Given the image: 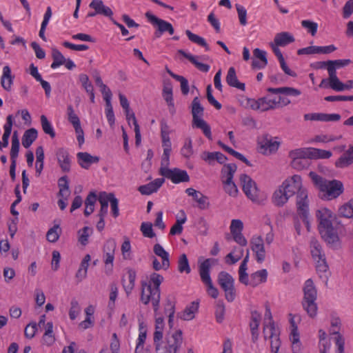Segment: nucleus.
<instances>
[{
	"mask_svg": "<svg viewBox=\"0 0 353 353\" xmlns=\"http://www.w3.org/2000/svg\"><path fill=\"white\" fill-rule=\"evenodd\" d=\"M211 259H207L199 266V272L202 282L208 287V292L212 298L216 299L219 295V291L212 282L210 272L211 268Z\"/></svg>",
	"mask_w": 353,
	"mask_h": 353,
	"instance_id": "6e6552de",
	"label": "nucleus"
},
{
	"mask_svg": "<svg viewBox=\"0 0 353 353\" xmlns=\"http://www.w3.org/2000/svg\"><path fill=\"white\" fill-rule=\"evenodd\" d=\"M162 339L163 330H155L154 332V344L156 352L176 353L182 344V331L177 330L172 333H167L165 343L161 341Z\"/></svg>",
	"mask_w": 353,
	"mask_h": 353,
	"instance_id": "f03ea898",
	"label": "nucleus"
},
{
	"mask_svg": "<svg viewBox=\"0 0 353 353\" xmlns=\"http://www.w3.org/2000/svg\"><path fill=\"white\" fill-rule=\"evenodd\" d=\"M290 196L281 186L274 192L272 200L273 203L278 207L283 206L286 203Z\"/></svg>",
	"mask_w": 353,
	"mask_h": 353,
	"instance_id": "c85d7f7f",
	"label": "nucleus"
},
{
	"mask_svg": "<svg viewBox=\"0 0 353 353\" xmlns=\"http://www.w3.org/2000/svg\"><path fill=\"white\" fill-rule=\"evenodd\" d=\"M177 52L181 54L183 57L187 59L191 63H192L199 70L203 72H208L210 70V65L199 61L197 57L190 53H187L183 50H179Z\"/></svg>",
	"mask_w": 353,
	"mask_h": 353,
	"instance_id": "aec40b11",
	"label": "nucleus"
},
{
	"mask_svg": "<svg viewBox=\"0 0 353 353\" xmlns=\"http://www.w3.org/2000/svg\"><path fill=\"white\" fill-rule=\"evenodd\" d=\"M108 201L110 203L112 213L114 217H117L119 214V201L117 198H115L114 194L113 193H108Z\"/></svg>",
	"mask_w": 353,
	"mask_h": 353,
	"instance_id": "5fc2aeb1",
	"label": "nucleus"
},
{
	"mask_svg": "<svg viewBox=\"0 0 353 353\" xmlns=\"http://www.w3.org/2000/svg\"><path fill=\"white\" fill-rule=\"evenodd\" d=\"M279 334L280 332L279 329L275 327L274 323H271L270 325L269 338L272 339L270 344L272 353H278L279 349L281 345V341L279 337Z\"/></svg>",
	"mask_w": 353,
	"mask_h": 353,
	"instance_id": "6ab92c4d",
	"label": "nucleus"
},
{
	"mask_svg": "<svg viewBox=\"0 0 353 353\" xmlns=\"http://www.w3.org/2000/svg\"><path fill=\"white\" fill-rule=\"evenodd\" d=\"M37 130L35 128H30L25 131L22 137V145L25 148H28L37 138Z\"/></svg>",
	"mask_w": 353,
	"mask_h": 353,
	"instance_id": "473e14b6",
	"label": "nucleus"
},
{
	"mask_svg": "<svg viewBox=\"0 0 353 353\" xmlns=\"http://www.w3.org/2000/svg\"><path fill=\"white\" fill-rule=\"evenodd\" d=\"M68 120L72 124L74 130L81 128L80 120L71 105L68 107Z\"/></svg>",
	"mask_w": 353,
	"mask_h": 353,
	"instance_id": "864d4df0",
	"label": "nucleus"
},
{
	"mask_svg": "<svg viewBox=\"0 0 353 353\" xmlns=\"http://www.w3.org/2000/svg\"><path fill=\"white\" fill-rule=\"evenodd\" d=\"M268 272L263 269L261 270L256 271V272L251 274V284L253 286H256L261 283H264L267 280Z\"/></svg>",
	"mask_w": 353,
	"mask_h": 353,
	"instance_id": "79ce46f5",
	"label": "nucleus"
},
{
	"mask_svg": "<svg viewBox=\"0 0 353 353\" xmlns=\"http://www.w3.org/2000/svg\"><path fill=\"white\" fill-rule=\"evenodd\" d=\"M219 145L221 147L222 149H223L225 152H228L233 157H236L239 160L241 161L242 162L245 163L248 166H252L250 161H249L242 154L235 151L232 148H230L229 146L226 145L223 143H222L221 141H218Z\"/></svg>",
	"mask_w": 353,
	"mask_h": 353,
	"instance_id": "ea45409f",
	"label": "nucleus"
},
{
	"mask_svg": "<svg viewBox=\"0 0 353 353\" xmlns=\"http://www.w3.org/2000/svg\"><path fill=\"white\" fill-rule=\"evenodd\" d=\"M128 281L125 279H122L123 286L125 292L128 294L131 292L134 287V281L136 279V272L132 269H130L128 271Z\"/></svg>",
	"mask_w": 353,
	"mask_h": 353,
	"instance_id": "c9c22d12",
	"label": "nucleus"
},
{
	"mask_svg": "<svg viewBox=\"0 0 353 353\" xmlns=\"http://www.w3.org/2000/svg\"><path fill=\"white\" fill-rule=\"evenodd\" d=\"M336 50L334 45L327 46H309L299 49L297 51L299 55L301 54H330Z\"/></svg>",
	"mask_w": 353,
	"mask_h": 353,
	"instance_id": "ddd939ff",
	"label": "nucleus"
},
{
	"mask_svg": "<svg viewBox=\"0 0 353 353\" xmlns=\"http://www.w3.org/2000/svg\"><path fill=\"white\" fill-rule=\"evenodd\" d=\"M145 17L153 26L157 27L154 32L156 37H160L165 32H168L170 35L174 34V29L170 23L158 18L150 12L145 13Z\"/></svg>",
	"mask_w": 353,
	"mask_h": 353,
	"instance_id": "9d476101",
	"label": "nucleus"
},
{
	"mask_svg": "<svg viewBox=\"0 0 353 353\" xmlns=\"http://www.w3.org/2000/svg\"><path fill=\"white\" fill-rule=\"evenodd\" d=\"M80 310L81 308L78 301L76 299H72L70 303V308L69 311V316L70 319H75L80 312Z\"/></svg>",
	"mask_w": 353,
	"mask_h": 353,
	"instance_id": "69168bd1",
	"label": "nucleus"
},
{
	"mask_svg": "<svg viewBox=\"0 0 353 353\" xmlns=\"http://www.w3.org/2000/svg\"><path fill=\"white\" fill-rule=\"evenodd\" d=\"M58 229H59V225H54L48 231L46 234V239L48 241L51 243H55L58 241L59 238V234L57 232Z\"/></svg>",
	"mask_w": 353,
	"mask_h": 353,
	"instance_id": "680f3d73",
	"label": "nucleus"
},
{
	"mask_svg": "<svg viewBox=\"0 0 353 353\" xmlns=\"http://www.w3.org/2000/svg\"><path fill=\"white\" fill-rule=\"evenodd\" d=\"M106 192L101 193L99 201L101 203V209L98 214L99 216L105 217L108 214V196Z\"/></svg>",
	"mask_w": 353,
	"mask_h": 353,
	"instance_id": "09e8293b",
	"label": "nucleus"
},
{
	"mask_svg": "<svg viewBox=\"0 0 353 353\" xmlns=\"http://www.w3.org/2000/svg\"><path fill=\"white\" fill-rule=\"evenodd\" d=\"M163 276L153 272L150 276V283L147 285L148 295L145 301H143V303L147 305L150 301H151L155 312L157 311L159 307L161 299L160 285L163 281Z\"/></svg>",
	"mask_w": 353,
	"mask_h": 353,
	"instance_id": "423d86ee",
	"label": "nucleus"
},
{
	"mask_svg": "<svg viewBox=\"0 0 353 353\" xmlns=\"http://www.w3.org/2000/svg\"><path fill=\"white\" fill-rule=\"evenodd\" d=\"M164 181L165 179L163 178L156 179L146 185L139 186L138 190L143 195H150L153 192H156Z\"/></svg>",
	"mask_w": 353,
	"mask_h": 353,
	"instance_id": "2eb2a0df",
	"label": "nucleus"
},
{
	"mask_svg": "<svg viewBox=\"0 0 353 353\" xmlns=\"http://www.w3.org/2000/svg\"><path fill=\"white\" fill-rule=\"evenodd\" d=\"M281 187L283 188L290 197L297 194V208L301 206L305 207L304 205L307 204V192L305 189L303 188L300 176L294 175L285 179Z\"/></svg>",
	"mask_w": 353,
	"mask_h": 353,
	"instance_id": "20e7f679",
	"label": "nucleus"
},
{
	"mask_svg": "<svg viewBox=\"0 0 353 353\" xmlns=\"http://www.w3.org/2000/svg\"><path fill=\"white\" fill-rule=\"evenodd\" d=\"M14 76L11 74V69L8 65H6L3 68V74L1 78V84L6 91L11 90V86L13 83Z\"/></svg>",
	"mask_w": 353,
	"mask_h": 353,
	"instance_id": "bb28decb",
	"label": "nucleus"
},
{
	"mask_svg": "<svg viewBox=\"0 0 353 353\" xmlns=\"http://www.w3.org/2000/svg\"><path fill=\"white\" fill-rule=\"evenodd\" d=\"M301 26L306 29L312 36H314L316 34L318 24L316 22L310 20H303L301 21Z\"/></svg>",
	"mask_w": 353,
	"mask_h": 353,
	"instance_id": "052dcab7",
	"label": "nucleus"
},
{
	"mask_svg": "<svg viewBox=\"0 0 353 353\" xmlns=\"http://www.w3.org/2000/svg\"><path fill=\"white\" fill-rule=\"evenodd\" d=\"M303 299L302 307L311 318H314L317 314V291L312 279H307L303 288Z\"/></svg>",
	"mask_w": 353,
	"mask_h": 353,
	"instance_id": "39448f33",
	"label": "nucleus"
},
{
	"mask_svg": "<svg viewBox=\"0 0 353 353\" xmlns=\"http://www.w3.org/2000/svg\"><path fill=\"white\" fill-rule=\"evenodd\" d=\"M218 283L225 292V299L231 302L235 298L234 279L228 272L222 271L218 275Z\"/></svg>",
	"mask_w": 353,
	"mask_h": 353,
	"instance_id": "1a4fd4ad",
	"label": "nucleus"
},
{
	"mask_svg": "<svg viewBox=\"0 0 353 353\" xmlns=\"http://www.w3.org/2000/svg\"><path fill=\"white\" fill-rule=\"evenodd\" d=\"M52 57L53 59V62L51 64V68L53 69L64 64L65 61V58L57 48H53L52 50Z\"/></svg>",
	"mask_w": 353,
	"mask_h": 353,
	"instance_id": "a18cd8bd",
	"label": "nucleus"
},
{
	"mask_svg": "<svg viewBox=\"0 0 353 353\" xmlns=\"http://www.w3.org/2000/svg\"><path fill=\"white\" fill-rule=\"evenodd\" d=\"M178 270L182 273L189 274L191 271L188 259L185 254H182L178 261Z\"/></svg>",
	"mask_w": 353,
	"mask_h": 353,
	"instance_id": "3c124183",
	"label": "nucleus"
},
{
	"mask_svg": "<svg viewBox=\"0 0 353 353\" xmlns=\"http://www.w3.org/2000/svg\"><path fill=\"white\" fill-rule=\"evenodd\" d=\"M251 248L256 254V259L257 262L261 263L265 258V251L263 239L260 236L253 238L251 241Z\"/></svg>",
	"mask_w": 353,
	"mask_h": 353,
	"instance_id": "4468645a",
	"label": "nucleus"
},
{
	"mask_svg": "<svg viewBox=\"0 0 353 353\" xmlns=\"http://www.w3.org/2000/svg\"><path fill=\"white\" fill-rule=\"evenodd\" d=\"M237 166L234 163L225 164L221 171V181H230L232 180L234 173L236 172Z\"/></svg>",
	"mask_w": 353,
	"mask_h": 353,
	"instance_id": "7c9ffc66",
	"label": "nucleus"
},
{
	"mask_svg": "<svg viewBox=\"0 0 353 353\" xmlns=\"http://www.w3.org/2000/svg\"><path fill=\"white\" fill-rule=\"evenodd\" d=\"M58 186L59 188L58 196L61 197L65 196V199L67 200V198L70 194L69 184L67 176L65 175L61 176L59 179Z\"/></svg>",
	"mask_w": 353,
	"mask_h": 353,
	"instance_id": "4c0bfd02",
	"label": "nucleus"
},
{
	"mask_svg": "<svg viewBox=\"0 0 353 353\" xmlns=\"http://www.w3.org/2000/svg\"><path fill=\"white\" fill-rule=\"evenodd\" d=\"M261 319V315L256 310L251 312V321L250 323V327L252 334V340L254 343L258 339L259 332L258 329Z\"/></svg>",
	"mask_w": 353,
	"mask_h": 353,
	"instance_id": "a211bd4d",
	"label": "nucleus"
},
{
	"mask_svg": "<svg viewBox=\"0 0 353 353\" xmlns=\"http://www.w3.org/2000/svg\"><path fill=\"white\" fill-rule=\"evenodd\" d=\"M194 200L197 202L198 206L200 209L204 210L209 207L208 199L206 196L203 194L201 192L198 191V194L194 196Z\"/></svg>",
	"mask_w": 353,
	"mask_h": 353,
	"instance_id": "13d9d810",
	"label": "nucleus"
},
{
	"mask_svg": "<svg viewBox=\"0 0 353 353\" xmlns=\"http://www.w3.org/2000/svg\"><path fill=\"white\" fill-rule=\"evenodd\" d=\"M310 248L312 256L314 260H316L317 258L323 257L325 256L322 246L316 239H311L310 243Z\"/></svg>",
	"mask_w": 353,
	"mask_h": 353,
	"instance_id": "72a5a7b5",
	"label": "nucleus"
},
{
	"mask_svg": "<svg viewBox=\"0 0 353 353\" xmlns=\"http://www.w3.org/2000/svg\"><path fill=\"white\" fill-rule=\"evenodd\" d=\"M153 251L157 256L161 258L163 269L168 270L170 265L168 252L159 243L154 245Z\"/></svg>",
	"mask_w": 353,
	"mask_h": 353,
	"instance_id": "c756f323",
	"label": "nucleus"
},
{
	"mask_svg": "<svg viewBox=\"0 0 353 353\" xmlns=\"http://www.w3.org/2000/svg\"><path fill=\"white\" fill-rule=\"evenodd\" d=\"M163 94L164 99L168 103V105H174L172 98V89L170 84L164 86L163 90Z\"/></svg>",
	"mask_w": 353,
	"mask_h": 353,
	"instance_id": "774afa93",
	"label": "nucleus"
},
{
	"mask_svg": "<svg viewBox=\"0 0 353 353\" xmlns=\"http://www.w3.org/2000/svg\"><path fill=\"white\" fill-rule=\"evenodd\" d=\"M339 214L345 218H353V199L339 208Z\"/></svg>",
	"mask_w": 353,
	"mask_h": 353,
	"instance_id": "49530a36",
	"label": "nucleus"
},
{
	"mask_svg": "<svg viewBox=\"0 0 353 353\" xmlns=\"http://www.w3.org/2000/svg\"><path fill=\"white\" fill-rule=\"evenodd\" d=\"M89 231H92V229L88 226H85L78 232L79 234V241L83 245H85L88 242V236L90 235Z\"/></svg>",
	"mask_w": 353,
	"mask_h": 353,
	"instance_id": "338daca9",
	"label": "nucleus"
},
{
	"mask_svg": "<svg viewBox=\"0 0 353 353\" xmlns=\"http://www.w3.org/2000/svg\"><path fill=\"white\" fill-rule=\"evenodd\" d=\"M181 154L186 159L190 158L193 154L192 143L190 138H187L181 150Z\"/></svg>",
	"mask_w": 353,
	"mask_h": 353,
	"instance_id": "6e6d98bb",
	"label": "nucleus"
},
{
	"mask_svg": "<svg viewBox=\"0 0 353 353\" xmlns=\"http://www.w3.org/2000/svg\"><path fill=\"white\" fill-rule=\"evenodd\" d=\"M19 151V140L17 131L13 132L12 137V147L10 150V159H17Z\"/></svg>",
	"mask_w": 353,
	"mask_h": 353,
	"instance_id": "8fccbe9b",
	"label": "nucleus"
},
{
	"mask_svg": "<svg viewBox=\"0 0 353 353\" xmlns=\"http://www.w3.org/2000/svg\"><path fill=\"white\" fill-rule=\"evenodd\" d=\"M58 163L64 172H68L70 170V160L68 152L63 148H59L56 152Z\"/></svg>",
	"mask_w": 353,
	"mask_h": 353,
	"instance_id": "f3484780",
	"label": "nucleus"
},
{
	"mask_svg": "<svg viewBox=\"0 0 353 353\" xmlns=\"http://www.w3.org/2000/svg\"><path fill=\"white\" fill-rule=\"evenodd\" d=\"M165 173H163L162 176L170 179L174 183L188 182L190 181V177L185 170L174 168L172 170H165Z\"/></svg>",
	"mask_w": 353,
	"mask_h": 353,
	"instance_id": "f8f14e48",
	"label": "nucleus"
},
{
	"mask_svg": "<svg viewBox=\"0 0 353 353\" xmlns=\"http://www.w3.org/2000/svg\"><path fill=\"white\" fill-rule=\"evenodd\" d=\"M350 63V59L329 60L328 73L336 74V69L345 67Z\"/></svg>",
	"mask_w": 353,
	"mask_h": 353,
	"instance_id": "a19ab883",
	"label": "nucleus"
},
{
	"mask_svg": "<svg viewBox=\"0 0 353 353\" xmlns=\"http://www.w3.org/2000/svg\"><path fill=\"white\" fill-rule=\"evenodd\" d=\"M309 176L314 185L321 192H325L329 199H335L343 192V185L340 181H328L314 172H310Z\"/></svg>",
	"mask_w": 353,
	"mask_h": 353,
	"instance_id": "7ed1b4c3",
	"label": "nucleus"
},
{
	"mask_svg": "<svg viewBox=\"0 0 353 353\" xmlns=\"http://www.w3.org/2000/svg\"><path fill=\"white\" fill-rule=\"evenodd\" d=\"M223 189L226 193H228L230 196H236L238 193V189L235 183L232 180L230 181H223Z\"/></svg>",
	"mask_w": 353,
	"mask_h": 353,
	"instance_id": "4d7b16f0",
	"label": "nucleus"
},
{
	"mask_svg": "<svg viewBox=\"0 0 353 353\" xmlns=\"http://www.w3.org/2000/svg\"><path fill=\"white\" fill-rule=\"evenodd\" d=\"M170 128L165 120L161 121V137L162 139V146H171V141L169 137Z\"/></svg>",
	"mask_w": 353,
	"mask_h": 353,
	"instance_id": "58836bf2",
	"label": "nucleus"
},
{
	"mask_svg": "<svg viewBox=\"0 0 353 353\" xmlns=\"http://www.w3.org/2000/svg\"><path fill=\"white\" fill-rule=\"evenodd\" d=\"M185 221H186L185 216L181 219H177L175 224L171 228L170 234H171V235L181 234L183 231L182 225Z\"/></svg>",
	"mask_w": 353,
	"mask_h": 353,
	"instance_id": "e2e57ef3",
	"label": "nucleus"
},
{
	"mask_svg": "<svg viewBox=\"0 0 353 353\" xmlns=\"http://www.w3.org/2000/svg\"><path fill=\"white\" fill-rule=\"evenodd\" d=\"M240 181L244 193L252 202L260 204L264 201L255 181L250 176L245 174H241Z\"/></svg>",
	"mask_w": 353,
	"mask_h": 353,
	"instance_id": "0eeeda50",
	"label": "nucleus"
},
{
	"mask_svg": "<svg viewBox=\"0 0 353 353\" xmlns=\"http://www.w3.org/2000/svg\"><path fill=\"white\" fill-rule=\"evenodd\" d=\"M191 113L192 121H194L202 119L204 114V108L201 105L200 99L198 97L193 99L191 103Z\"/></svg>",
	"mask_w": 353,
	"mask_h": 353,
	"instance_id": "cd10ccee",
	"label": "nucleus"
},
{
	"mask_svg": "<svg viewBox=\"0 0 353 353\" xmlns=\"http://www.w3.org/2000/svg\"><path fill=\"white\" fill-rule=\"evenodd\" d=\"M90 7L97 11L98 14H102L105 17H108L110 19L113 14L112 10L105 6L101 0H93L90 3Z\"/></svg>",
	"mask_w": 353,
	"mask_h": 353,
	"instance_id": "5701e85b",
	"label": "nucleus"
},
{
	"mask_svg": "<svg viewBox=\"0 0 353 353\" xmlns=\"http://www.w3.org/2000/svg\"><path fill=\"white\" fill-rule=\"evenodd\" d=\"M192 125L193 128L201 130L208 139H212L210 126L203 119L192 121Z\"/></svg>",
	"mask_w": 353,
	"mask_h": 353,
	"instance_id": "e433bc0d",
	"label": "nucleus"
},
{
	"mask_svg": "<svg viewBox=\"0 0 353 353\" xmlns=\"http://www.w3.org/2000/svg\"><path fill=\"white\" fill-rule=\"evenodd\" d=\"M309 159H292L291 165L293 168L301 170L309 165Z\"/></svg>",
	"mask_w": 353,
	"mask_h": 353,
	"instance_id": "0e129e2a",
	"label": "nucleus"
},
{
	"mask_svg": "<svg viewBox=\"0 0 353 353\" xmlns=\"http://www.w3.org/2000/svg\"><path fill=\"white\" fill-rule=\"evenodd\" d=\"M199 302L193 301L185 310L177 314V316L183 321H190L194 318V314L198 312Z\"/></svg>",
	"mask_w": 353,
	"mask_h": 353,
	"instance_id": "4be33fe9",
	"label": "nucleus"
},
{
	"mask_svg": "<svg viewBox=\"0 0 353 353\" xmlns=\"http://www.w3.org/2000/svg\"><path fill=\"white\" fill-rule=\"evenodd\" d=\"M267 91L274 94H284L289 96H299L301 93L299 90L291 87L269 88Z\"/></svg>",
	"mask_w": 353,
	"mask_h": 353,
	"instance_id": "2f4dec72",
	"label": "nucleus"
},
{
	"mask_svg": "<svg viewBox=\"0 0 353 353\" xmlns=\"http://www.w3.org/2000/svg\"><path fill=\"white\" fill-rule=\"evenodd\" d=\"M261 99L264 105L263 112L278 108L277 97L272 98L270 95H266Z\"/></svg>",
	"mask_w": 353,
	"mask_h": 353,
	"instance_id": "de8ad7c7",
	"label": "nucleus"
},
{
	"mask_svg": "<svg viewBox=\"0 0 353 353\" xmlns=\"http://www.w3.org/2000/svg\"><path fill=\"white\" fill-rule=\"evenodd\" d=\"M185 34L192 42L203 47L206 51L210 50L208 44L203 37L192 33L189 30H185Z\"/></svg>",
	"mask_w": 353,
	"mask_h": 353,
	"instance_id": "37998d69",
	"label": "nucleus"
},
{
	"mask_svg": "<svg viewBox=\"0 0 353 353\" xmlns=\"http://www.w3.org/2000/svg\"><path fill=\"white\" fill-rule=\"evenodd\" d=\"M332 212L327 208L319 210L316 217L319 221V230L323 239L332 250H339L341 243L336 230L333 227L330 220Z\"/></svg>",
	"mask_w": 353,
	"mask_h": 353,
	"instance_id": "f257e3e1",
	"label": "nucleus"
},
{
	"mask_svg": "<svg viewBox=\"0 0 353 353\" xmlns=\"http://www.w3.org/2000/svg\"><path fill=\"white\" fill-rule=\"evenodd\" d=\"M227 83L233 88H238L241 90H245V83H241L238 81L235 69L233 67L229 68L226 76Z\"/></svg>",
	"mask_w": 353,
	"mask_h": 353,
	"instance_id": "a878e982",
	"label": "nucleus"
},
{
	"mask_svg": "<svg viewBox=\"0 0 353 353\" xmlns=\"http://www.w3.org/2000/svg\"><path fill=\"white\" fill-rule=\"evenodd\" d=\"M353 163V145L345 151L336 161L335 165L337 168H343L349 166Z\"/></svg>",
	"mask_w": 353,
	"mask_h": 353,
	"instance_id": "b1692460",
	"label": "nucleus"
},
{
	"mask_svg": "<svg viewBox=\"0 0 353 353\" xmlns=\"http://www.w3.org/2000/svg\"><path fill=\"white\" fill-rule=\"evenodd\" d=\"M259 145V151L263 154H270L276 152L279 146V143L272 141L271 137L268 134L263 136L258 142Z\"/></svg>",
	"mask_w": 353,
	"mask_h": 353,
	"instance_id": "9b49d317",
	"label": "nucleus"
},
{
	"mask_svg": "<svg viewBox=\"0 0 353 353\" xmlns=\"http://www.w3.org/2000/svg\"><path fill=\"white\" fill-rule=\"evenodd\" d=\"M140 230L143 233V235L145 237L153 238L155 236V233L152 230V224L150 222L142 223Z\"/></svg>",
	"mask_w": 353,
	"mask_h": 353,
	"instance_id": "bf43d9fd",
	"label": "nucleus"
},
{
	"mask_svg": "<svg viewBox=\"0 0 353 353\" xmlns=\"http://www.w3.org/2000/svg\"><path fill=\"white\" fill-rule=\"evenodd\" d=\"M294 40V37L290 33L288 32H281L275 35L272 43H274V46L283 47L293 43Z\"/></svg>",
	"mask_w": 353,
	"mask_h": 353,
	"instance_id": "393cba45",
	"label": "nucleus"
},
{
	"mask_svg": "<svg viewBox=\"0 0 353 353\" xmlns=\"http://www.w3.org/2000/svg\"><path fill=\"white\" fill-rule=\"evenodd\" d=\"M41 124L42 129L46 134L50 135L51 138H54L55 137V132L50 122L48 120L45 115L41 116Z\"/></svg>",
	"mask_w": 353,
	"mask_h": 353,
	"instance_id": "603ef678",
	"label": "nucleus"
},
{
	"mask_svg": "<svg viewBox=\"0 0 353 353\" xmlns=\"http://www.w3.org/2000/svg\"><path fill=\"white\" fill-rule=\"evenodd\" d=\"M78 163L84 169H88L92 163H97L99 161V157L92 156L88 152H78L77 154Z\"/></svg>",
	"mask_w": 353,
	"mask_h": 353,
	"instance_id": "dca6fc26",
	"label": "nucleus"
},
{
	"mask_svg": "<svg viewBox=\"0 0 353 353\" xmlns=\"http://www.w3.org/2000/svg\"><path fill=\"white\" fill-rule=\"evenodd\" d=\"M125 114L126 117V119L128 121V123L130 124V120L132 121L133 125L134 126V132H135V145L137 146H139L141 141V136L140 132V128L137 123L136 117L134 113L130 110V108H128L127 110H124Z\"/></svg>",
	"mask_w": 353,
	"mask_h": 353,
	"instance_id": "412c9836",
	"label": "nucleus"
},
{
	"mask_svg": "<svg viewBox=\"0 0 353 353\" xmlns=\"http://www.w3.org/2000/svg\"><path fill=\"white\" fill-rule=\"evenodd\" d=\"M312 148H299L289 153L291 159H312Z\"/></svg>",
	"mask_w": 353,
	"mask_h": 353,
	"instance_id": "f704fd0d",
	"label": "nucleus"
},
{
	"mask_svg": "<svg viewBox=\"0 0 353 353\" xmlns=\"http://www.w3.org/2000/svg\"><path fill=\"white\" fill-rule=\"evenodd\" d=\"M330 76V88L336 91H343L345 90L346 86L341 82L336 74L328 73Z\"/></svg>",
	"mask_w": 353,
	"mask_h": 353,
	"instance_id": "c03bdc74",
	"label": "nucleus"
}]
</instances>
